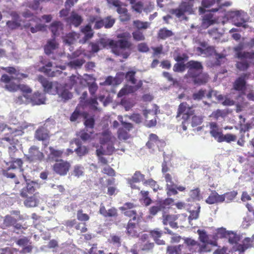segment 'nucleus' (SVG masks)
<instances>
[{
	"instance_id": "nucleus-25",
	"label": "nucleus",
	"mask_w": 254,
	"mask_h": 254,
	"mask_svg": "<svg viewBox=\"0 0 254 254\" xmlns=\"http://www.w3.org/2000/svg\"><path fill=\"white\" fill-rule=\"evenodd\" d=\"M38 80L39 82L42 84L44 88V90L45 92L49 93H52V89L53 88V82L49 81L46 78L42 75L38 76Z\"/></svg>"
},
{
	"instance_id": "nucleus-44",
	"label": "nucleus",
	"mask_w": 254,
	"mask_h": 254,
	"mask_svg": "<svg viewBox=\"0 0 254 254\" xmlns=\"http://www.w3.org/2000/svg\"><path fill=\"white\" fill-rule=\"evenodd\" d=\"M113 5L117 7V11L120 15L127 12V9L125 6H123L121 2L118 0L113 1Z\"/></svg>"
},
{
	"instance_id": "nucleus-48",
	"label": "nucleus",
	"mask_w": 254,
	"mask_h": 254,
	"mask_svg": "<svg viewBox=\"0 0 254 254\" xmlns=\"http://www.w3.org/2000/svg\"><path fill=\"white\" fill-rule=\"evenodd\" d=\"M81 31L82 33H84L86 39H90L93 36V32L91 28V26L90 24H88L82 27Z\"/></svg>"
},
{
	"instance_id": "nucleus-38",
	"label": "nucleus",
	"mask_w": 254,
	"mask_h": 254,
	"mask_svg": "<svg viewBox=\"0 0 254 254\" xmlns=\"http://www.w3.org/2000/svg\"><path fill=\"white\" fill-rule=\"evenodd\" d=\"M163 206L158 202L155 205L151 206L149 209V213L150 216H155L159 212L163 210Z\"/></svg>"
},
{
	"instance_id": "nucleus-17",
	"label": "nucleus",
	"mask_w": 254,
	"mask_h": 254,
	"mask_svg": "<svg viewBox=\"0 0 254 254\" xmlns=\"http://www.w3.org/2000/svg\"><path fill=\"white\" fill-rule=\"evenodd\" d=\"M99 213L105 218H116L118 215V210L115 207H112L108 210H106L105 206L102 204L100 206Z\"/></svg>"
},
{
	"instance_id": "nucleus-57",
	"label": "nucleus",
	"mask_w": 254,
	"mask_h": 254,
	"mask_svg": "<svg viewBox=\"0 0 254 254\" xmlns=\"http://www.w3.org/2000/svg\"><path fill=\"white\" fill-rule=\"evenodd\" d=\"M118 136L120 139L126 140L128 139L129 138L128 131L123 127L119 128Z\"/></svg>"
},
{
	"instance_id": "nucleus-50",
	"label": "nucleus",
	"mask_w": 254,
	"mask_h": 254,
	"mask_svg": "<svg viewBox=\"0 0 254 254\" xmlns=\"http://www.w3.org/2000/svg\"><path fill=\"white\" fill-rule=\"evenodd\" d=\"M76 215L77 219L81 222H86L90 219L89 216L87 214L83 213V211L81 209L77 211Z\"/></svg>"
},
{
	"instance_id": "nucleus-58",
	"label": "nucleus",
	"mask_w": 254,
	"mask_h": 254,
	"mask_svg": "<svg viewBox=\"0 0 254 254\" xmlns=\"http://www.w3.org/2000/svg\"><path fill=\"white\" fill-rule=\"evenodd\" d=\"M227 237L228 238V241L231 244H236L240 240L239 236L233 232H229Z\"/></svg>"
},
{
	"instance_id": "nucleus-61",
	"label": "nucleus",
	"mask_w": 254,
	"mask_h": 254,
	"mask_svg": "<svg viewBox=\"0 0 254 254\" xmlns=\"http://www.w3.org/2000/svg\"><path fill=\"white\" fill-rule=\"evenodd\" d=\"M93 82L91 83H88V86L89 88V91L90 94L93 96L95 93L96 92L98 89V85L97 83L95 82V79H93Z\"/></svg>"
},
{
	"instance_id": "nucleus-7",
	"label": "nucleus",
	"mask_w": 254,
	"mask_h": 254,
	"mask_svg": "<svg viewBox=\"0 0 254 254\" xmlns=\"http://www.w3.org/2000/svg\"><path fill=\"white\" fill-rule=\"evenodd\" d=\"M40 19L37 16H33L29 21L24 24L23 27L26 30H28L32 33L43 31L45 26L39 23Z\"/></svg>"
},
{
	"instance_id": "nucleus-63",
	"label": "nucleus",
	"mask_w": 254,
	"mask_h": 254,
	"mask_svg": "<svg viewBox=\"0 0 254 254\" xmlns=\"http://www.w3.org/2000/svg\"><path fill=\"white\" fill-rule=\"evenodd\" d=\"M85 103L87 105L89 106L92 109L95 110L97 109V106L98 105V103L96 98H90L87 100Z\"/></svg>"
},
{
	"instance_id": "nucleus-12",
	"label": "nucleus",
	"mask_w": 254,
	"mask_h": 254,
	"mask_svg": "<svg viewBox=\"0 0 254 254\" xmlns=\"http://www.w3.org/2000/svg\"><path fill=\"white\" fill-rule=\"evenodd\" d=\"M17 132V130L13 131L11 132L8 136L4 137L2 138L3 140L8 142L11 145V146H9L8 148V152L10 155L13 154L15 151L17 150L15 146V145L17 144L18 143V140L16 138L17 135L16 133Z\"/></svg>"
},
{
	"instance_id": "nucleus-8",
	"label": "nucleus",
	"mask_w": 254,
	"mask_h": 254,
	"mask_svg": "<svg viewBox=\"0 0 254 254\" xmlns=\"http://www.w3.org/2000/svg\"><path fill=\"white\" fill-rule=\"evenodd\" d=\"M44 153L39 150V147L32 146L28 150V154L26 155V159L30 162H42L44 158Z\"/></svg>"
},
{
	"instance_id": "nucleus-62",
	"label": "nucleus",
	"mask_w": 254,
	"mask_h": 254,
	"mask_svg": "<svg viewBox=\"0 0 254 254\" xmlns=\"http://www.w3.org/2000/svg\"><path fill=\"white\" fill-rule=\"evenodd\" d=\"M102 172L103 174H106L110 177H114L116 175L115 171L109 165H107V166L105 167L103 169Z\"/></svg>"
},
{
	"instance_id": "nucleus-22",
	"label": "nucleus",
	"mask_w": 254,
	"mask_h": 254,
	"mask_svg": "<svg viewBox=\"0 0 254 254\" xmlns=\"http://www.w3.org/2000/svg\"><path fill=\"white\" fill-rule=\"evenodd\" d=\"M205 201L209 204L222 202L224 201V196L219 195L217 192L214 191L211 193Z\"/></svg>"
},
{
	"instance_id": "nucleus-36",
	"label": "nucleus",
	"mask_w": 254,
	"mask_h": 254,
	"mask_svg": "<svg viewBox=\"0 0 254 254\" xmlns=\"http://www.w3.org/2000/svg\"><path fill=\"white\" fill-rule=\"evenodd\" d=\"M71 173V175L77 178H80L84 175V168L83 166L81 165H76L74 166Z\"/></svg>"
},
{
	"instance_id": "nucleus-26",
	"label": "nucleus",
	"mask_w": 254,
	"mask_h": 254,
	"mask_svg": "<svg viewBox=\"0 0 254 254\" xmlns=\"http://www.w3.org/2000/svg\"><path fill=\"white\" fill-rule=\"evenodd\" d=\"M46 97L44 94L39 92H35L31 98V101L33 105H39L45 103Z\"/></svg>"
},
{
	"instance_id": "nucleus-55",
	"label": "nucleus",
	"mask_w": 254,
	"mask_h": 254,
	"mask_svg": "<svg viewBox=\"0 0 254 254\" xmlns=\"http://www.w3.org/2000/svg\"><path fill=\"white\" fill-rule=\"evenodd\" d=\"M203 118L200 116L194 115L192 117L191 121V125L192 127H195L202 124Z\"/></svg>"
},
{
	"instance_id": "nucleus-14",
	"label": "nucleus",
	"mask_w": 254,
	"mask_h": 254,
	"mask_svg": "<svg viewBox=\"0 0 254 254\" xmlns=\"http://www.w3.org/2000/svg\"><path fill=\"white\" fill-rule=\"evenodd\" d=\"M145 176L141 174L140 171H137L133 174L131 178L127 179V183L132 189H140L135 185V183H139L144 180Z\"/></svg>"
},
{
	"instance_id": "nucleus-5",
	"label": "nucleus",
	"mask_w": 254,
	"mask_h": 254,
	"mask_svg": "<svg viewBox=\"0 0 254 254\" xmlns=\"http://www.w3.org/2000/svg\"><path fill=\"white\" fill-rule=\"evenodd\" d=\"M194 114V110L192 109V106H190L186 102H183L178 106L176 119L182 116V119L184 121H188L190 116Z\"/></svg>"
},
{
	"instance_id": "nucleus-56",
	"label": "nucleus",
	"mask_w": 254,
	"mask_h": 254,
	"mask_svg": "<svg viewBox=\"0 0 254 254\" xmlns=\"http://www.w3.org/2000/svg\"><path fill=\"white\" fill-rule=\"evenodd\" d=\"M56 92L59 94L60 96L63 99H64V102L69 99H71L72 97L71 93L65 89H64L60 93H59L58 90L56 91Z\"/></svg>"
},
{
	"instance_id": "nucleus-39",
	"label": "nucleus",
	"mask_w": 254,
	"mask_h": 254,
	"mask_svg": "<svg viewBox=\"0 0 254 254\" xmlns=\"http://www.w3.org/2000/svg\"><path fill=\"white\" fill-rule=\"evenodd\" d=\"M84 124L87 128H93L95 126V119L93 116L88 117L87 114L84 116Z\"/></svg>"
},
{
	"instance_id": "nucleus-64",
	"label": "nucleus",
	"mask_w": 254,
	"mask_h": 254,
	"mask_svg": "<svg viewBox=\"0 0 254 254\" xmlns=\"http://www.w3.org/2000/svg\"><path fill=\"white\" fill-rule=\"evenodd\" d=\"M132 34L134 40L136 41H143L145 39V37L142 32L139 30L133 32Z\"/></svg>"
},
{
	"instance_id": "nucleus-23",
	"label": "nucleus",
	"mask_w": 254,
	"mask_h": 254,
	"mask_svg": "<svg viewBox=\"0 0 254 254\" xmlns=\"http://www.w3.org/2000/svg\"><path fill=\"white\" fill-rule=\"evenodd\" d=\"M178 217L175 215H164L163 216V223L164 225H169L172 228H177L178 224L175 221Z\"/></svg>"
},
{
	"instance_id": "nucleus-21",
	"label": "nucleus",
	"mask_w": 254,
	"mask_h": 254,
	"mask_svg": "<svg viewBox=\"0 0 254 254\" xmlns=\"http://www.w3.org/2000/svg\"><path fill=\"white\" fill-rule=\"evenodd\" d=\"M99 140L100 144L104 145L110 142H115L116 139L112 135L110 131L105 130L101 133Z\"/></svg>"
},
{
	"instance_id": "nucleus-29",
	"label": "nucleus",
	"mask_w": 254,
	"mask_h": 254,
	"mask_svg": "<svg viewBox=\"0 0 254 254\" xmlns=\"http://www.w3.org/2000/svg\"><path fill=\"white\" fill-rule=\"evenodd\" d=\"M167 254H186V251L181 245L178 246H168L167 249Z\"/></svg>"
},
{
	"instance_id": "nucleus-11",
	"label": "nucleus",
	"mask_w": 254,
	"mask_h": 254,
	"mask_svg": "<svg viewBox=\"0 0 254 254\" xmlns=\"http://www.w3.org/2000/svg\"><path fill=\"white\" fill-rule=\"evenodd\" d=\"M70 167V164L67 161L61 160L53 165V170L60 176H65L67 174Z\"/></svg>"
},
{
	"instance_id": "nucleus-18",
	"label": "nucleus",
	"mask_w": 254,
	"mask_h": 254,
	"mask_svg": "<svg viewBox=\"0 0 254 254\" xmlns=\"http://www.w3.org/2000/svg\"><path fill=\"white\" fill-rule=\"evenodd\" d=\"M65 21L70 25L78 27L82 22L83 19L80 15L72 11L69 17L65 18Z\"/></svg>"
},
{
	"instance_id": "nucleus-35",
	"label": "nucleus",
	"mask_w": 254,
	"mask_h": 254,
	"mask_svg": "<svg viewBox=\"0 0 254 254\" xmlns=\"http://www.w3.org/2000/svg\"><path fill=\"white\" fill-rule=\"evenodd\" d=\"M120 104L125 108L126 111H127L134 106L135 103L132 99L124 97L121 99Z\"/></svg>"
},
{
	"instance_id": "nucleus-42",
	"label": "nucleus",
	"mask_w": 254,
	"mask_h": 254,
	"mask_svg": "<svg viewBox=\"0 0 254 254\" xmlns=\"http://www.w3.org/2000/svg\"><path fill=\"white\" fill-rule=\"evenodd\" d=\"M236 68L240 71H246L250 67V64L247 60L237 62L236 64Z\"/></svg>"
},
{
	"instance_id": "nucleus-46",
	"label": "nucleus",
	"mask_w": 254,
	"mask_h": 254,
	"mask_svg": "<svg viewBox=\"0 0 254 254\" xmlns=\"http://www.w3.org/2000/svg\"><path fill=\"white\" fill-rule=\"evenodd\" d=\"M143 184L145 186L150 187L155 192H156L159 190V185L157 184V182L152 179L145 180Z\"/></svg>"
},
{
	"instance_id": "nucleus-31",
	"label": "nucleus",
	"mask_w": 254,
	"mask_h": 254,
	"mask_svg": "<svg viewBox=\"0 0 254 254\" xmlns=\"http://www.w3.org/2000/svg\"><path fill=\"white\" fill-rule=\"evenodd\" d=\"M170 170V168L167 165V162L164 161L162 164V173L163 175V177L165 178V180L167 183L169 182H172V177L171 174L168 173Z\"/></svg>"
},
{
	"instance_id": "nucleus-24",
	"label": "nucleus",
	"mask_w": 254,
	"mask_h": 254,
	"mask_svg": "<svg viewBox=\"0 0 254 254\" xmlns=\"http://www.w3.org/2000/svg\"><path fill=\"white\" fill-rule=\"evenodd\" d=\"M52 66V63L51 62H48L45 65L40 67L39 69V71L44 73L47 76L54 77L56 75L57 73H60V71L58 70L56 71H52L51 67Z\"/></svg>"
},
{
	"instance_id": "nucleus-33",
	"label": "nucleus",
	"mask_w": 254,
	"mask_h": 254,
	"mask_svg": "<svg viewBox=\"0 0 254 254\" xmlns=\"http://www.w3.org/2000/svg\"><path fill=\"white\" fill-rule=\"evenodd\" d=\"M150 234L157 244H165L164 241L160 240L159 239V238H160L162 235V232L161 231H159L158 229H156L153 230H151L150 232Z\"/></svg>"
},
{
	"instance_id": "nucleus-1",
	"label": "nucleus",
	"mask_w": 254,
	"mask_h": 254,
	"mask_svg": "<svg viewBox=\"0 0 254 254\" xmlns=\"http://www.w3.org/2000/svg\"><path fill=\"white\" fill-rule=\"evenodd\" d=\"M99 44L104 48L109 46L113 53L116 56H121L125 59H127L130 55L129 51L131 50L132 46V43L126 39L118 40L101 39Z\"/></svg>"
},
{
	"instance_id": "nucleus-51",
	"label": "nucleus",
	"mask_w": 254,
	"mask_h": 254,
	"mask_svg": "<svg viewBox=\"0 0 254 254\" xmlns=\"http://www.w3.org/2000/svg\"><path fill=\"white\" fill-rule=\"evenodd\" d=\"M254 129V121L248 122L244 125H240L241 132H248L251 129Z\"/></svg>"
},
{
	"instance_id": "nucleus-10",
	"label": "nucleus",
	"mask_w": 254,
	"mask_h": 254,
	"mask_svg": "<svg viewBox=\"0 0 254 254\" xmlns=\"http://www.w3.org/2000/svg\"><path fill=\"white\" fill-rule=\"evenodd\" d=\"M48 122L46 123L42 126L38 128L35 131V137L39 141H45L48 140L50 138V131L48 128Z\"/></svg>"
},
{
	"instance_id": "nucleus-28",
	"label": "nucleus",
	"mask_w": 254,
	"mask_h": 254,
	"mask_svg": "<svg viewBox=\"0 0 254 254\" xmlns=\"http://www.w3.org/2000/svg\"><path fill=\"white\" fill-rule=\"evenodd\" d=\"M50 29L53 33V36L55 37L59 35L60 32L63 30V24L60 21H54L50 25Z\"/></svg>"
},
{
	"instance_id": "nucleus-41",
	"label": "nucleus",
	"mask_w": 254,
	"mask_h": 254,
	"mask_svg": "<svg viewBox=\"0 0 254 254\" xmlns=\"http://www.w3.org/2000/svg\"><path fill=\"white\" fill-rule=\"evenodd\" d=\"M244 49V44L242 43H240L238 46L234 48V51L235 52V57L241 60H243V56H244V52L242 50Z\"/></svg>"
},
{
	"instance_id": "nucleus-52",
	"label": "nucleus",
	"mask_w": 254,
	"mask_h": 254,
	"mask_svg": "<svg viewBox=\"0 0 254 254\" xmlns=\"http://www.w3.org/2000/svg\"><path fill=\"white\" fill-rule=\"evenodd\" d=\"M38 201L33 196L27 197L24 201V205L27 207H35L37 205Z\"/></svg>"
},
{
	"instance_id": "nucleus-47",
	"label": "nucleus",
	"mask_w": 254,
	"mask_h": 254,
	"mask_svg": "<svg viewBox=\"0 0 254 254\" xmlns=\"http://www.w3.org/2000/svg\"><path fill=\"white\" fill-rule=\"evenodd\" d=\"M78 147L75 149V151L78 156H82L88 152V149L85 146H82L79 143H76Z\"/></svg>"
},
{
	"instance_id": "nucleus-53",
	"label": "nucleus",
	"mask_w": 254,
	"mask_h": 254,
	"mask_svg": "<svg viewBox=\"0 0 254 254\" xmlns=\"http://www.w3.org/2000/svg\"><path fill=\"white\" fill-rule=\"evenodd\" d=\"M124 214L127 217L132 218L129 220L136 221L137 219H139L137 216V212L134 210H127L124 211Z\"/></svg>"
},
{
	"instance_id": "nucleus-16",
	"label": "nucleus",
	"mask_w": 254,
	"mask_h": 254,
	"mask_svg": "<svg viewBox=\"0 0 254 254\" xmlns=\"http://www.w3.org/2000/svg\"><path fill=\"white\" fill-rule=\"evenodd\" d=\"M209 127L210 134L219 142L223 135L222 129L219 127L215 122L210 123Z\"/></svg>"
},
{
	"instance_id": "nucleus-43",
	"label": "nucleus",
	"mask_w": 254,
	"mask_h": 254,
	"mask_svg": "<svg viewBox=\"0 0 254 254\" xmlns=\"http://www.w3.org/2000/svg\"><path fill=\"white\" fill-rule=\"evenodd\" d=\"M237 139V135L232 133H226V134L222 135L220 141L219 142H222L225 141L227 143H230L232 141H235Z\"/></svg>"
},
{
	"instance_id": "nucleus-2",
	"label": "nucleus",
	"mask_w": 254,
	"mask_h": 254,
	"mask_svg": "<svg viewBox=\"0 0 254 254\" xmlns=\"http://www.w3.org/2000/svg\"><path fill=\"white\" fill-rule=\"evenodd\" d=\"M186 65L189 69L188 75L195 85H203L208 82L209 75L202 72L203 66L200 62L191 60L186 64Z\"/></svg>"
},
{
	"instance_id": "nucleus-13",
	"label": "nucleus",
	"mask_w": 254,
	"mask_h": 254,
	"mask_svg": "<svg viewBox=\"0 0 254 254\" xmlns=\"http://www.w3.org/2000/svg\"><path fill=\"white\" fill-rule=\"evenodd\" d=\"M198 246L199 244L197 242L190 238L185 239L184 244L181 245V246H183L185 251H186V254H191L195 252V248Z\"/></svg>"
},
{
	"instance_id": "nucleus-37",
	"label": "nucleus",
	"mask_w": 254,
	"mask_h": 254,
	"mask_svg": "<svg viewBox=\"0 0 254 254\" xmlns=\"http://www.w3.org/2000/svg\"><path fill=\"white\" fill-rule=\"evenodd\" d=\"M213 15L211 13L205 14L202 19V24L204 26L208 27L215 23V20L213 19Z\"/></svg>"
},
{
	"instance_id": "nucleus-54",
	"label": "nucleus",
	"mask_w": 254,
	"mask_h": 254,
	"mask_svg": "<svg viewBox=\"0 0 254 254\" xmlns=\"http://www.w3.org/2000/svg\"><path fill=\"white\" fill-rule=\"evenodd\" d=\"M85 62V61L83 59H76L69 62L68 63V65L72 68H76L77 67H80Z\"/></svg>"
},
{
	"instance_id": "nucleus-32",
	"label": "nucleus",
	"mask_w": 254,
	"mask_h": 254,
	"mask_svg": "<svg viewBox=\"0 0 254 254\" xmlns=\"http://www.w3.org/2000/svg\"><path fill=\"white\" fill-rule=\"evenodd\" d=\"M17 220L9 215H7L4 217L3 222L1 226L3 229H7L15 223Z\"/></svg>"
},
{
	"instance_id": "nucleus-60",
	"label": "nucleus",
	"mask_w": 254,
	"mask_h": 254,
	"mask_svg": "<svg viewBox=\"0 0 254 254\" xmlns=\"http://www.w3.org/2000/svg\"><path fill=\"white\" fill-rule=\"evenodd\" d=\"M75 32H71L67 34L64 37V41L69 45L73 44L75 40Z\"/></svg>"
},
{
	"instance_id": "nucleus-9",
	"label": "nucleus",
	"mask_w": 254,
	"mask_h": 254,
	"mask_svg": "<svg viewBox=\"0 0 254 254\" xmlns=\"http://www.w3.org/2000/svg\"><path fill=\"white\" fill-rule=\"evenodd\" d=\"M249 74L243 73L238 77L233 84V89L240 92V95H244L246 88V79Z\"/></svg>"
},
{
	"instance_id": "nucleus-45",
	"label": "nucleus",
	"mask_w": 254,
	"mask_h": 254,
	"mask_svg": "<svg viewBox=\"0 0 254 254\" xmlns=\"http://www.w3.org/2000/svg\"><path fill=\"white\" fill-rule=\"evenodd\" d=\"M133 26L138 30L146 29L149 27L150 23L148 22H143L139 20H134Z\"/></svg>"
},
{
	"instance_id": "nucleus-34",
	"label": "nucleus",
	"mask_w": 254,
	"mask_h": 254,
	"mask_svg": "<svg viewBox=\"0 0 254 254\" xmlns=\"http://www.w3.org/2000/svg\"><path fill=\"white\" fill-rule=\"evenodd\" d=\"M174 35L171 30L167 29L166 28H161L157 34V38L159 39L165 40L167 38L170 37Z\"/></svg>"
},
{
	"instance_id": "nucleus-40",
	"label": "nucleus",
	"mask_w": 254,
	"mask_h": 254,
	"mask_svg": "<svg viewBox=\"0 0 254 254\" xmlns=\"http://www.w3.org/2000/svg\"><path fill=\"white\" fill-rule=\"evenodd\" d=\"M206 94L205 89H200L192 94V98L195 101H200L205 97Z\"/></svg>"
},
{
	"instance_id": "nucleus-3",
	"label": "nucleus",
	"mask_w": 254,
	"mask_h": 254,
	"mask_svg": "<svg viewBox=\"0 0 254 254\" xmlns=\"http://www.w3.org/2000/svg\"><path fill=\"white\" fill-rule=\"evenodd\" d=\"M135 74L136 71L134 70H130L126 72L125 78L127 81L133 85H126L124 86L118 92L117 95L118 97H122L128 94L134 93L142 87V80H137L135 78Z\"/></svg>"
},
{
	"instance_id": "nucleus-30",
	"label": "nucleus",
	"mask_w": 254,
	"mask_h": 254,
	"mask_svg": "<svg viewBox=\"0 0 254 254\" xmlns=\"http://www.w3.org/2000/svg\"><path fill=\"white\" fill-rule=\"evenodd\" d=\"M49 149L50 150V154H49V158H51L57 161L58 158L62 157L64 154L63 150L56 149L52 146L49 147Z\"/></svg>"
},
{
	"instance_id": "nucleus-19",
	"label": "nucleus",
	"mask_w": 254,
	"mask_h": 254,
	"mask_svg": "<svg viewBox=\"0 0 254 254\" xmlns=\"http://www.w3.org/2000/svg\"><path fill=\"white\" fill-rule=\"evenodd\" d=\"M37 185L33 181L27 183L26 187L21 190L20 195L23 197H27L28 194H33L35 192Z\"/></svg>"
},
{
	"instance_id": "nucleus-4",
	"label": "nucleus",
	"mask_w": 254,
	"mask_h": 254,
	"mask_svg": "<svg viewBox=\"0 0 254 254\" xmlns=\"http://www.w3.org/2000/svg\"><path fill=\"white\" fill-rule=\"evenodd\" d=\"M23 161L21 159H16L10 162V165L5 169L2 170V174L8 178H15V174L13 171L18 169L21 173V176L25 181H27L26 176L24 174V169L23 168Z\"/></svg>"
},
{
	"instance_id": "nucleus-49",
	"label": "nucleus",
	"mask_w": 254,
	"mask_h": 254,
	"mask_svg": "<svg viewBox=\"0 0 254 254\" xmlns=\"http://www.w3.org/2000/svg\"><path fill=\"white\" fill-rule=\"evenodd\" d=\"M190 196L193 200H200L202 197L200 194V189L197 188L191 190L190 192Z\"/></svg>"
},
{
	"instance_id": "nucleus-6",
	"label": "nucleus",
	"mask_w": 254,
	"mask_h": 254,
	"mask_svg": "<svg viewBox=\"0 0 254 254\" xmlns=\"http://www.w3.org/2000/svg\"><path fill=\"white\" fill-rule=\"evenodd\" d=\"M165 145V141L163 139H159L157 135L154 133L149 135L148 140L146 143V147L153 150L156 149L160 150Z\"/></svg>"
},
{
	"instance_id": "nucleus-27",
	"label": "nucleus",
	"mask_w": 254,
	"mask_h": 254,
	"mask_svg": "<svg viewBox=\"0 0 254 254\" xmlns=\"http://www.w3.org/2000/svg\"><path fill=\"white\" fill-rule=\"evenodd\" d=\"M58 45L59 44L56 42L55 37L52 39L48 40L44 48L45 54L47 55H50L54 50L58 48Z\"/></svg>"
},
{
	"instance_id": "nucleus-15",
	"label": "nucleus",
	"mask_w": 254,
	"mask_h": 254,
	"mask_svg": "<svg viewBox=\"0 0 254 254\" xmlns=\"http://www.w3.org/2000/svg\"><path fill=\"white\" fill-rule=\"evenodd\" d=\"M186 190V188L183 186L177 187V185L172 182H169L166 184V190L168 196H171L172 195H176L178 194V190L180 191H184Z\"/></svg>"
},
{
	"instance_id": "nucleus-20",
	"label": "nucleus",
	"mask_w": 254,
	"mask_h": 254,
	"mask_svg": "<svg viewBox=\"0 0 254 254\" xmlns=\"http://www.w3.org/2000/svg\"><path fill=\"white\" fill-rule=\"evenodd\" d=\"M139 219L136 221L129 220L127 226V233L132 237L137 235V228L139 225Z\"/></svg>"
},
{
	"instance_id": "nucleus-59",
	"label": "nucleus",
	"mask_w": 254,
	"mask_h": 254,
	"mask_svg": "<svg viewBox=\"0 0 254 254\" xmlns=\"http://www.w3.org/2000/svg\"><path fill=\"white\" fill-rule=\"evenodd\" d=\"M186 67V64H185L184 63H177L174 65L173 70L175 72H182L185 71Z\"/></svg>"
}]
</instances>
